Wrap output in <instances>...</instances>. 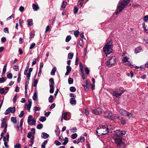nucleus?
<instances>
[{
	"label": "nucleus",
	"instance_id": "47",
	"mask_svg": "<svg viewBox=\"0 0 148 148\" xmlns=\"http://www.w3.org/2000/svg\"><path fill=\"white\" fill-rule=\"evenodd\" d=\"M77 128L76 127H73L71 130V132L74 133L76 132Z\"/></svg>",
	"mask_w": 148,
	"mask_h": 148
},
{
	"label": "nucleus",
	"instance_id": "25",
	"mask_svg": "<svg viewBox=\"0 0 148 148\" xmlns=\"http://www.w3.org/2000/svg\"><path fill=\"white\" fill-rule=\"evenodd\" d=\"M69 140L66 137L64 139V142L62 143L63 145H66L68 142Z\"/></svg>",
	"mask_w": 148,
	"mask_h": 148
},
{
	"label": "nucleus",
	"instance_id": "13",
	"mask_svg": "<svg viewBox=\"0 0 148 148\" xmlns=\"http://www.w3.org/2000/svg\"><path fill=\"white\" fill-rule=\"evenodd\" d=\"M4 120H5V119H1V121L2 122V123H1V127H5L6 126V127H7L8 124L7 123H5V122L4 121Z\"/></svg>",
	"mask_w": 148,
	"mask_h": 148
},
{
	"label": "nucleus",
	"instance_id": "7",
	"mask_svg": "<svg viewBox=\"0 0 148 148\" xmlns=\"http://www.w3.org/2000/svg\"><path fill=\"white\" fill-rule=\"evenodd\" d=\"M93 113L96 115H99L101 114L103 112V110L100 108L96 109H92L91 110Z\"/></svg>",
	"mask_w": 148,
	"mask_h": 148
},
{
	"label": "nucleus",
	"instance_id": "12",
	"mask_svg": "<svg viewBox=\"0 0 148 148\" xmlns=\"http://www.w3.org/2000/svg\"><path fill=\"white\" fill-rule=\"evenodd\" d=\"M66 71L65 75H68L71 70V67L69 66H67L66 67Z\"/></svg>",
	"mask_w": 148,
	"mask_h": 148
},
{
	"label": "nucleus",
	"instance_id": "43",
	"mask_svg": "<svg viewBox=\"0 0 148 148\" xmlns=\"http://www.w3.org/2000/svg\"><path fill=\"white\" fill-rule=\"evenodd\" d=\"M7 66V63L4 66L3 68V73H5L6 70V67Z\"/></svg>",
	"mask_w": 148,
	"mask_h": 148
},
{
	"label": "nucleus",
	"instance_id": "24",
	"mask_svg": "<svg viewBox=\"0 0 148 148\" xmlns=\"http://www.w3.org/2000/svg\"><path fill=\"white\" fill-rule=\"evenodd\" d=\"M73 56V53H71L68 54V58L69 59H72Z\"/></svg>",
	"mask_w": 148,
	"mask_h": 148
},
{
	"label": "nucleus",
	"instance_id": "6",
	"mask_svg": "<svg viewBox=\"0 0 148 148\" xmlns=\"http://www.w3.org/2000/svg\"><path fill=\"white\" fill-rule=\"evenodd\" d=\"M27 122L29 125H35L36 124V121L35 119L33 118L32 116L30 115L28 117Z\"/></svg>",
	"mask_w": 148,
	"mask_h": 148
},
{
	"label": "nucleus",
	"instance_id": "40",
	"mask_svg": "<svg viewBox=\"0 0 148 148\" xmlns=\"http://www.w3.org/2000/svg\"><path fill=\"white\" fill-rule=\"evenodd\" d=\"M10 112L12 113H13L15 112V107H13L12 108H10Z\"/></svg>",
	"mask_w": 148,
	"mask_h": 148
},
{
	"label": "nucleus",
	"instance_id": "8",
	"mask_svg": "<svg viewBox=\"0 0 148 148\" xmlns=\"http://www.w3.org/2000/svg\"><path fill=\"white\" fill-rule=\"evenodd\" d=\"M119 90L118 89H116V91L112 92V94L113 96H115L116 97H118L120 96L123 93V92L119 93Z\"/></svg>",
	"mask_w": 148,
	"mask_h": 148
},
{
	"label": "nucleus",
	"instance_id": "1",
	"mask_svg": "<svg viewBox=\"0 0 148 148\" xmlns=\"http://www.w3.org/2000/svg\"><path fill=\"white\" fill-rule=\"evenodd\" d=\"M112 125H110L108 126L106 125H99L97 128L96 133L97 135L99 136L100 135L107 134L109 132V129Z\"/></svg>",
	"mask_w": 148,
	"mask_h": 148
},
{
	"label": "nucleus",
	"instance_id": "51",
	"mask_svg": "<svg viewBox=\"0 0 148 148\" xmlns=\"http://www.w3.org/2000/svg\"><path fill=\"white\" fill-rule=\"evenodd\" d=\"M24 114V112L23 111H22L21 112L20 114L19 115V116L20 117H22Z\"/></svg>",
	"mask_w": 148,
	"mask_h": 148
},
{
	"label": "nucleus",
	"instance_id": "29",
	"mask_svg": "<svg viewBox=\"0 0 148 148\" xmlns=\"http://www.w3.org/2000/svg\"><path fill=\"white\" fill-rule=\"evenodd\" d=\"M80 69L81 71V72L82 73L83 72V66L81 63L79 64Z\"/></svg>",
	"mask_w": 148,
	"mask_h": 148
},
{
	"label": "nucleus",
	"instance_id": "38",
	"mask_svg": "<svg viewBox=\"0 0 148 148\" xmlns=\"http://www.w3.org/2000/svg\"><path fill=\"white\" fill-rule=\"evenodd\" d=\"M71 39V37L70 36H67L66 39V42H69L70 40Z\"/></svg>",
	"mask_w": 148,
	"mask_h": 148
},
{
	"label": "nucleus",
	"instance_id": "54",
	"mask_svg": "<svg viewBox=\"0 0 148 148\" xmlns=\"http://www.w3.org/2000/svg\"><path fill=\"white\" fill-rule=\"evenodd\" d=\"M115 116L119 120H122L123 119V117L121 116L118 115L117 114H116Z\"/></svg>",
	"mask_w": 148,
	"mask_h": 148
},
{
	"label": "nucleus",
	"instance_id": "53",
	"mask_svg": "<svg viewBox=\"0 0 148 148\" xmlns=\"http://www.w3.org/2000/svg\"><path fill=\"white\" fill-rule=\"evenodd\" d=\"M12 76V74L11 73H8L7 75V77L9 79H11Z\"/></svg>",
	"mask_w": 148,
	"mask_h": 148
},
{
	"label": "nucleus",
	"instance_id": "31",
	"mask_svg": "<svg viewBox=\"0 0 148 148\" xmlns=\"http://www.w3.org/2000/svg\"><path fill=\"white\" fill-rule=\"evenodd\" d=\"M10 107L8 108L7 110H6L4 114L5 115H7L10 112Z\"/></svg>",
	"mask_w": 148,
	"mask_h": 148
},
{
	"label": "nucleus",
	"instance_id": "32",
	"mask_svg": "<svg viewBox=\"0 0 148 148\" xmlns=\"http://www.w3.org/2000/svg\"><path fill=\"white\" fill-rule=\"evenodd\" d=\"M77 135L76 133H75L71 135V137L73 139H75L77 137Z\"/></svg>",
	"mask_w": 148,
	"mask_h": 148
},
{
	"label": "nucleus",
	"instance_id": "9",
	"mask_svg": "<svg viewBox=\"0 0 148 148\" xmlns=\"http://www.w3.org/2000/svg\"><path fill=\"white\" fill-rule=\"evenodd\" d=\"M115 142L118 146L119 145L122 143V139L120 138H116L115 139Z\"/></svg>",
	"mask_w": 148,
	"mask_h": 148
},
{
	"label": "nucleus",
	"instance_id": "50",
	"mask_svg": "<svg viewBox=\"0 0 148 148\" xmlns=\"http://www.w3.org/2000/svg\"><path fill=\"white\" fill-rule=\"evenodd\" d=\"M83 3V0H79L78 2V5H80V7H82Z\"/></svg>",
	"mask_w": 148,
	"mask_h": 148
},
{
	"label": "nucleus",
	"instance_id": "14",
	"mask_svg": "<svg viewBox=\"0 0 148 148\" xmlns=\"http://www.w3.org/2000/svg\"><path fill=\"white\" fill-rule=\"evenodd\" d=\"M27 69L25 70L24 71V74L25 75H26L27 77V78L29 80L31 75H30V73H27Z\"/></svg>",
	"mask_w": 148,
	"mask_h": 148
},
{
	"label": "nucleus",
	"instance_id": "2",
	"mask_svg": "<svg viewBox=\"0 0 148 148\" xmlns=\"http://www.w3.org/2000/svg\"><path fill=\"white\" fill-rule=\"evenodd\" d=\"M112 41L111 40L109 41L103 47V50L106 56L112 52Z\"/></svg>",
	"mask_w": 148,
	"mask_h": 148
},
{
	"label": "nucleus",
	"instance_id": "42",
	"mask_svg": "<svg viewBox=\"0 0 148 148\" xmlns=\"http://www.w3.org/2000/svg\"><path fill=\"white\" fill-rule=\"evenodd\" d=\"M6 79L4 77H2L0 78V83H3L5 81Z\"/></svg>",
	"mask_w": 148,
	"mask_h": 148
},
{
	"label": "nucleus",
	"instance_id": "4",
	"mask_svg": "<svg viewBox=\"0 0 148 148\" xmlns=\"http://www.w3.org/2000/svg\"><path fill=\"white\" fill-rule=\"evenodd\" d=\"M116 63V58L115 56H112L110 58L106 63V65L108 67L114 66Z\"/></svg>",
	"mask_w": 148,
	"mask_h": 148
},
{
	"label": "nucleus",
	"instance_id": "59",
	"mask_svg": "<svg viewBox=\"0 0 148 148\" xmlns=\"http://www.w3.org/2000/svg\"><path fill=\"white\" fill-rule=\"evenodd\" d=\"M32 133L31 132H29L27 134V137L29 138H31L32 136Z\"/></svg>",
	"mask_w": 148,
	"mask_h": 148
},
{
	"label": "nucleus",
	"instance_id": "34",
	"mask_svg": "<svg viewBox=\"0 0 148 148\" xmlns=\"http://www.w3.org/2000/svg\"><path fill=\"white\" fill-rule=\"evenodd\" d=\"M43 127V125L42 124H39L37 126V128L38 129H40Z\"/></svg>",
	"mask_w": 148,
	"mask_h": 148
},
{
	"label": "nucleus",
	"instance_id": "18",
	"mask_svg": "<svg viewBox=\"0 0 148 148\" xmlns=\"http://www.w3.org/2000/svg\"><path fill=\"white\" fill-rule=\"evenodd\" d=\"M49 136V135L46 133L43 132L42 134V137L44 138H47Z\"/></svg>",
	"mask_w": 148,
	"mask_h": 148
},
{
	"label": "nucleus",
	"instance_id": "44",
	"mask_svg": "<svg viewBox=\"0 0 148 148\" xmlns=\"http://www.w3.org/2000/svg\"><path fill=\"white\" fill-rule=\"evenodd\" d=\"M70 90L72 92H74L76 91V88L74 87H71L70 88Z\"/></svg>",
	"mask_w": 148,
	"mask_h": 148
},
{
	"label": "nucleus",
	"instance_id": "35",
	"mask_svg": "<svg viewBox=\"0 0 148 148\" xmlns=\"http://www.w3.org/2000/svg\"><path fill=\"white\" fill-rule=\"evenodd\" d=\"M25 106H26L25 108H27V110H30L32 106L31 104H28V105H25Z\"/></svg>",
	"mask_w": 148,
	"mask_h": 148
},
{
	"label": "nucleus",
	"instance_id": "52",
	"mask_svg": "<svg viewBox=\"0 0 148 148\" xmlns=\"http://www.w3.org/2000/svg\"><path fill=\"white\" fill-rule=\"evenodd\" d=\"M85 70L86 71V74L87 75L88 74L90 71V70L87 67H86L85 68Z\"/></svg>",
	"mask_w": 148,
	"mask_h": 148
},
{
	"label": "nucleus",
	"instance_id": "3",
	"mask_svg": "<svg viewBox=\"0 0 148 148\" xmlns=\"http://www.w3.org/2000/svg\"><path fill=\"white\" fill-rule=\"evenodd\" d=\"M130 1V0H123L120 2L118 6L117 11L115 12L116 14L117 15L119 12L121 11Z\"/></svg>",
	"mask_w": 148,
	"mask_h": 148
},
{
	"label": "nucleus",
	"instance_id": "19",
	"mask_svg": "<svg viewBox=\"0 0 148 148\" xmlns=\"http://www.w3.org/2000/svg\"><path fill=\"white\" fill-rule=\"evenodd\" d=\"M70 102L71 104L75 105L76 103L75 99L71 98L70 100Z\"/></svg>",
	"mask_w": 148,
	"mask_h": 148
},
{
	"label": "nucleus",
	"instance_id": "21",
	"mask_svg": "<svg viewBox=\"0 0 148 148\" xmlns=\"http://www.w3.org/2000/svg\"><path fill=\"white\" fill-rule=\"evenodd\" d=\"M38 96H37V93L36 92H35L34 94V95L33 96V99L34 101H36L37 99Z\"/></svg>",
	"mask_w": 148,
	"mask_h": 148
},
{
	"label": "nucleus",
	"instance_id": "56",
	"mask_svg": "<svg viewBox=\"0 0 148 148\" xmlns=\"http://www.w3.org/2000/svg\"><path fill=\"white\" fill-rule=\"evenodd\" d=\"M49 81L51 82V84L50 85H54V83L53 78H50L49 80Z\"/></svg>",
	"mask_w": 148,
	"mask_h": 148
},
{
	"label": "nucleus",
	"instance_id": "57",
	"mask_svg": "<svg viewBox=\"0 0 148 148\" xmlns=\"http://www.w3.org/2000/svg\"><path fill=\"white\" fill-rule=\"evenodd\" d=\"M79 44L80 46H82L84 45V42L83 41L81 40L79 41Z\"/></svg>",
	"mask_w": 148,
	"mask_h": 148
},
{
	"label": "nucleus",
	"instance_id": "58",
	"mask_svg": "<svg viewBox=\"0 0 148 148\" xmlns=\"http://www.w3.org/2000/svg\"><path fill=\"white\" fill-rule=\"evenodd\" d=\"M35 45H36V44L34 43H33L31 45L30 47H29L30 49H32L33 48H34V47Z\"/></svg>",
	"mask_w": 148,
	"mask_h": 148
},
{
	"label": "nucleus",
	"instance_id": "61",
	"mask_svg": "<svg viewBox=\"0 0 148 148\" xmlns=\"http://www.w3.org/2000/svg\"><path fill=\"white\" fill-rule=\"evenodd\" d=\"M80 140L81 141V142L82 143L84 142L85 140L84 137L83 136H81L80 137Z\"/></svg>",
	"mask_w": 148,
	"mask_h": 148
},
{
	"label": "nucleus",
	"instance_id": "55",
	"mask_svg": "<svg viewBox=\"0 0 148 148\" xmlns=\"http://www.w3.org/2000/svg\"><path fill=\"white\" fill-rule=\"evenodd\" d=\"M126 116H127L128 117H132V118L134 117L133 115L132 114H131L130 112H127V114Z\"/></svg>",
	"mask_w": 148,
	"mask_h": 148
},
{
	"label": "nucleus",
	"instance_id": "20",
	"mask_svg": "<svg viewBox=\"0 0 148 148\" xmlns=\"http://www.w3.org/2000/svg\"><path fill=\"white\" fill-rule=\"evenodd\" d=\"M56 71V67L53 68L51 73V74L52 75H54L55 74V73Z\"/></svg>",
	"mask_w": 148,
	"mask_h": 148
},
{
	"label": "nucleus",
	"instance_id": "63",
	"mask_svg": "<svg viewBox=\"0 0 148 148\" xmlns=\"http://www.w3.org/2000/svg\"><path fill=\"white\" fill-rule=\"evenodd\" d=\"M78 11V9L77 8L75 7L74 9V14L77 13Z\"/></svg>",
	"mask_w": 148,
	"mask_h": 148
},
{
	"label": "nucleus",
	"instance_id": "26",
	"mask_svg": "<svg viewBox=\"0 0 148 148\" xmlns=\"http://www.w3.org/2000/svg\"><path fill=\"white\" fill-rule=\"evenodd\" d=\"M67 113L66 112H65L64 113L62 114V118H63V119L65 120H66L67 117Z\"/></svg>",
	"mask_w": 148,
	"mask_h": 148
},
{
	"label": "nucleus",
	"instance_id": "41",
	"mask_svg": "<svg viewBox=\"0 0 148 148\" xmlns=\"http://www.w3.org/2000/svg\"><path fill=\"white\" fill-rule=\"evenodd\" d=\"M70 95L71 97V98L75 99V98L76 97V95L74 94V93H70Z\"/></svg>",
	"mask_w": 148,
	"mask_h": 148
},
{
	"label": "nucleus",
	"instance_id": "5",
	"mask_svg": "<svg viewBox=\"0 0 148 148\" xmlns=\"http://www.w3.org/2000/svg\"><path fill=\"white\" fill-rule=\"evenodd\" d=\"M104 114L106 118L111 120H114V117L113 116L112 113L108 111H106L105 112Z\"/></svg>",
	"mask_w": 148,
	"mask_h": 148
},
{
	"label": "nucleus",
	"instance_id": "36",
	"mask_svg": "<svg viewBox=\"0 0 148 148\" xmlns=\"http://www.w3.org/2000/svg\"><path fill=\"white\" fill-rule=\"evenodd\" d=\"M11 121L14 123L17 122V120H16V118L14 117H12L11 118Z\"/></svg>",
	"mask_w": 148,
	"mask_h": 148
},
{
	"label": "nucleus",
	"instance_id": "33",
	"mask_svg": "<svg viewBox=\"0 0 148 148\" xmlns=\"http://www.w3.org/2000/svg\"><path fill=\"white\" fill-rule=\"evenodd\" d=\"M143 20L145 22H148V15H146L144 16Z\"/></svg>",
	"mask_w": 148,
	"mask_h": 148
},
{
	"label": "nucleus",
	"instance_id": "16",
	"mask_svg": "<svg viewBox=\"0 0 148 148\" xmlns=\"http://www.w3.org/2000/svg\"><path fill=\"white\" fill-rule=\"evenodd\" d=\"M142 50V48L141 46H139L135 49V52L136 53L140 52Z\"/></svg>",
	"mask_w": 148,
	"mask_h": 148
},
{
	"label": "nucleus",
	"instance_id": "37",
	"mask_svg": "<svg viewBox=\"0 0 148 148\" xmlns=\"http://www.w3.org/2000/svg\"><path fill=\"white\" fill-rule=\"evenodd\" d=\"M67 3L66 1H63L62 5V7L63 8H65L66 6Z\"/></svg>",
	"mask_w": 148,
	"mask_h": 148
},
{
	"label": "nucleus",
	"instance_id": "17",
	"mask_svg": "<svg viewBox=\"0 0 148 148\" xmlns=\"http://www.w3.org/2000/svg\"><path fill=\"white\" fill-rule=\"evenodd\" d=\"M50 92L51 93H53L54 91V85H50Z\"/></svg>",
	"mask_w": 148,
	"mask_h": 148
},
{
	"label": "nucleus",
	"instance_id": "60",
	"mask_svg": "<svg viewBox=\"0 0 148 148\" xmlns=\"http://www.w3.org/2000/svg\"><path fill=\"white\" fill-rule=\"evenodd\" d=\"M27 21L28 23V26L29 27L32 25L33 23V22L32 21H30L28 20H27Z\"/></svg>",
	"mask_w": 148,
	"mask_h": 148
},
{
	"label": "nucleus",
	"instance_id": "30",
	"mask_svg": "<svg viewBox=\"0 0 148 148\" xmlns=\"http://www.w3.org/2000/svg\"><path fill=\"white\" fill-rule=\"evenodd\" d=\"M86 85H83V86L85 90H87L89 88L87 85V81H86Z\"/></svg>",
	"mask_w": 148,
	"mask_h": 148
},
{
	"label": "nucleus",
	"instance_id": "15",
	"mask_svg": "<svg viewBox=\"0 0 148 148\" xmlns=\"http://www.w3.org/2000/svg\"><path fill=\"white\" fill-rule=\"evenodd\" d=\"M32 8L34 11H36L39 9V7L37 4H33L32 5Z\"/></svg>",
	"mask_w": 148,
	"mask_h": 148
},
{
	"label": "nucleus",
	"instance_id": "46",
	"mask_svg": "<svg viewBox=\"0 0 148 148\" xmlns=\"http://www.w3.org/2000/svg\"><path fill=\"white\" fill-rule=\"evenodd\" d=\"M14 147L15 148H21V145L17 143L15 145H14Z\"/></svg>",
	"mask_w": 148,
	"mask_h": 148
},
{
	"label": "nucleus",
	"instance_id": "49",
	"mask_svg": "<svg viewBox=\"0 0 148 148\" xmlns=\"http://www.w3.org/2000/svg\"><path fill=\"white\" fill-rule=\"evenodd\" d=\"M38 82V80L37 79H36L35 80L34 82L33 86L34 87H36L37 86V85Z\"/></svg>",
	"mask_w": 148,
	"mask_h": 148
},
{
	"label": "nucleus",
	"instance_id": "28",
	"mask_svg": "<svg viewBox=\"0 0 148 148\" xmlns=\"http://www.w3.org/2000/svg\"><path fill=\"white\" fill-rule=\"evenodd\" d=\"M46 119V118L45 116H42L40 118L39 121L41 122H43L45 121Z\"/></svg>",
	"mask_w": 148,
	"mask_h": 148
},
{
	"label": "nucleus",
	"instance_id": "27",
	"mask_svg": "<svg viewBox=\"0 0 148 148\" xmlns=\"http://www.w3.org/2000/svg\"><path fill=\"white\" fill-rule=\"evenodd\" d=\"M40 108L37 107V106H35L34 109V110L35 112H36V111H40Z\"/></svg>",
	"mask_w": 148,
	"mask_h": 148
},
{
	"label": "nucleus",
	"instance_id": "48",
	"mask_svg": "<svg viewBox=\"0 0 148 148\" xmlns=\"http://www.w3.org/2000/svg\"><path fill=\"white\" fill-rule=\"evenodd\" d=\"M55 132L56 133V135L59 136L60 134V131L59 128H58L57 130L55 131Z\"/></svg>",
	"mask_w": 148,
	"mask_h": 148
},
{
	"label": "nucleus",
	"instance_id": "45",
	"mask_svg": "<svg viewBox=\"0 0 148 148\" xmlns=\"http://www.w3.org/2000/svg\"><path fill=\"white\" fill-rule=\"evenodd\" d=\"M79 32L78 31H76L74 32V34L76 37H77L79 35Z\"/></svg>",
	"mask_w": 148,
	"mask_h": 148
},
{
	"label": "nucleus",
	"instance_id": "39",
	"mask_svg": "<svg viewBox=\"0 0 148 148\" xmlns=\"http://www.w3.org/2000/svg\"><path fill=\"white\" fill-rule=\"evenodd\" d=\"M68 82L69 84H72L73 82V79L71 78H69L68 79Z\"/></svg>",
	"mask_w": 148,
	"mask_h": 148
},
{
	"label": "nucleus",
	"instance_id": "64",
	"mask_svg": "<svg viewBox=\"0 0 148 148\" xmlns=\"http://www.w3.org/2000/svg\"><path fill=\"white\" fill-rule=\"evenodd\" d=\"M56 105L55 103H53L50 106V108L51 109H52L54 108L55 106Z\"/></svg>",
	"mask_w": 148,
	"mask_h": 148
},
{
	"label": "nucleus",
	"instance_id": "10",
	"mask_svg": "<svg viewBox=\"0 0 148 148\" xmlns=\"http://www.w3.org/2000/svg\"><path fill=\"white\" fill-rule=\"evenodd\" d=\"M119 112L121 115L124 116H126L127 114V112L126 110L123 109H121Z\"/></svg>",
	"mask_w": 148,
	"mask_h": 148
},
{
	"label": "nucleus",
	"instance_id": "22",
	"mask_svg": "<svg viewBox=\"0 0 148 148\" xmlns=\"http://www.w3.org/2000/svg\"><path fill=\"white\" fill-rule=\"evenodd\" d=\"M48 100L49 102L50 103H52L54 100L53 96L52 95H51L49 97Z\"/></svg>",
	"mask_w": 148,
	"mask_h": 148
},
{
	"label": "nucleus",
	"instance_id": "23",
	"mask_svg": "<svg viewBox=\"0 0 148 148\" xmlns=\"http://www.w3.org/2000/svg\"><path fill=\"white\" fill-rule=\"evenodd\" d=\"M129 58L127 57H124L122 59V61L123 62H128Z\"/></svg>",
	"mask_w": 148,
	"mask_h": 148
},
{
	"label": "nucleus",
	"instance_id": "11",
	"mask_svg": "<svg viewBox=\"0 0 148 148\" xmlns=\"http://www.w3.org/2000/svg\"><path fill=\"white\" fill-rule=\"evenodd\" d=\"M115 133H117V135L118 136L121 134L122 135H124L126 134V132L124 131H120L119 130H116L115 131Z\"/></svg>",
	"mask_w": 148,
	"mask_h": 148
},
{
	"label": "nucleus",
	"instance_id": "62",
	"mask_svg": "<svg viewBox=\"0 0 148 148\" xmlns=\"http://www.w3.org/2000/svg\"><path fill=\"white\" fill-rule=\"evenodd\" d=\"M79 60V59L77 57H76L75 59V65H77L78 64V61Z\"/></svg>",
	"mask_w": 148,
	"mask_h": 148
}]
</instances>
